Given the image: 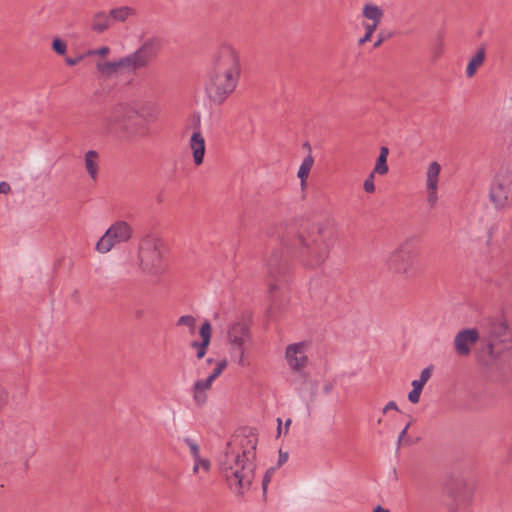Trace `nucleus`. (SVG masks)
<instances>
[{"label": "nucleus", "mask_w": 512, "mask_h": 512, "mask_svg": "<svg viewBox=\"0 0 512 512\" xmlns=\"http://www.w3.org/2000/svg\"><path fill=\"white\" fill-rule=\"evenodd\" d=\"M108 52H109V48H108V47H106V46L101 47V48L97 51V53H98L99 55H102V56L106 55Z\"/></svg>", "instance_id": "43"}, {"label": "nucleus", "mask_w": 512, "mask_h": 512, "mask_svg": "<svg viewBox=\"0 0 512 512\" xmlns=\"http://www.w3.org/2000/svg\"><path fill=\"white\" fill-rule=\"evenodd\" d=\"M11 191V187L7 182H0V194H8Z\"/></svg>", "instance_id": "40"}, {"label": "nucleus", "mask_w": 512, "mask_h": 512, "mask_svg": "<svg viewBox=\"0 0 512 512\" xmlns=\"http://www.w3.org/2000/svg\"><path fill=\"white\" fill-rule=\"evenodd\" d=\"M441 171V166L438 162L433 161L430 163L426 173V186L428 190L427 200L431 205L437 202V188L438 178Z\"/></svg>", "instance_id": "17"}, {"label": "nucleus", "mask_w": 512, "mask_h": 512, "mask_svg": "<svg viewBox=\"0 0 512 512\" xmlns=\"http://www.w3.org/2000/svg\"><path fill=\"white\" fill-rule=\"evenodd\" d=\"M303 342L290 344L286 348L285 357L291 369L300 371L306 367L308 357L305 353Z\"/></svg>", "instance_id": "16"}, {"label": "nucleus", "mask_w": 512, "mask_h": 512, "mask_svg": "<svg viewBox=\"0 0 512 512\" xmlns=\"http://www.w3.org/2000/svg\"><path fill=\"white\" fill-rule=\"evenodd\" d=\"M227 360L223 359L217 362L212 373L206 379L197 380L192 388L194 402L198 406L204 405L208 400V391L211 389L213 382L218 378L227 367Z\"/></svg>", "instance_id": "13"}, {"label": "nucleus", "mask_w": 512, "mask_h": 512, "mask_svg": "<svg viewBox=\"0 0 512 512\" xmlns=\"http://www.w3.org/2000/svg\"><path fill=\"white\" fill-rule=\"evenodd\" d=\"M240 52L230 43L212 53L206 70L204 92L209 103L222 106L237 90L242 76Z\"/></svg>", "instance_id": "1"}, {"label": "nucleus", "mask_w": 512, "mask_h": 512, "mask_svg": "<svg viewBox=\"0 0 512 512\" xmlns=\"http://www.w3.org/2000/svg\"><path fill=\"white\" fill-rule=\"evenodd\" d=\"M485 341L491 357L496 358L510 350L512 348V336L506 322L502 320L491 321Z\"/></svg>", "instance_id": "8"}, {"label": "nucleus", "mask_w": 512, "mask_h": 512, "mask_svg": "<svg viewBox=\"0 0 512 512\" xmlns=\"http://www.w3.org/2000/svg\"><path fill=\"white\" fill-rule=\"evenodd\" d=\"M409 426H410V423H408V424L405 426V428L401 431V433H400V435H399V439H398L399 443H400L401 441H403V439H404L405 435L407 434V431H408Z\"/></svg>", "instance_id": "42"}, {"label": "nucleus", "mask_w": 512, "mask_h": 512, "mask_svg": "<svg viewBox=\"0 0 512 512\" xmlns=\"http://www.w3.org/2000/svg\"><path fill=\"white\" fill-rule=\"evenodd\" d=\"M189 149L192 153L194 164L196 166L202 165L204 163L206 142L200 130L192 133L189 139Z\"/></svg>", "instance_id": "18"}, {"label": "nucleus", "mask_w": 512, "mask_h": 512, "mask_svg": "<svg viewBox=\"0 0 512 512\" xmlns=\"http://www.w3.org/2000/svg\"><path fill=\"white\" fill-rule=\"evenodd\" d=\"M276 471V468L275 467H271L269 468L264 477H263V480H262V488H263V493L265 494L266 491H267V487H268V484L270 483L274 473Z\"/></svg>", "instance_id": "34"}, {"label": "nucleus", "mask_w": 512, "mask_h": 512, "mask_svg": "<svg viewBox=\"0 0 512 512\" xmlns=\"http://www.w3.org/2000/svg\"><path fill=\"white\" fill-rule=\"evenodd\" d=\"M287 460H288V453L283 452L282 450H279V459H278L277 468L282 466L285 462H287Z\"/></svg>", "instance_id": "38"}, {"label": "nucleus", "mask_w": 512, "mask_h": 512, "mask_svg": "<svg viewBox=\"0 0 512 512\" xmlns=\"http://www.w3.org/2000/svg\"><path fill=\"white\" fill-rule=\"evenodd\" d=\"M99 154L95 150H89L84 155L85 169L90 178L96 182L99 174Z\"/></svg>", "instance_id": "22"}, {"label": "nucleus", "mask_w": 512, "mask_h": 512, "mask_svg": "<svg viewBox=\"0 0 512 512\" xmlns=\"http://www.w3.org/2000/svg\"><path fill=\"white\" fill-rule=\"evenodd\" d=\"M189 449H190V452L194 458V460H199V457H200V450H199V446L197 443H195L193 440L191 439H186L185 440Z\"/></svg>", "instance_id": "35"}, {"label": "nucleus", "mask_w": 512, "mask_h": 512, "mask_svg": "<svg viewBox=\"0 0 512 512\" xmlns=\"http://www.w3.org/2000/svg\"><path fill=\"white\" fill-rule=\"evenodd\" d=\"M390 37H391V33L385 34L383 31H381L377 35V40L374 42L373 47L375 49L379 48L384 43V41H386Z\"/></svg>", "instance_id": "37"}, {"label": "nucleus", "mask_w": 512, "mask_h": 512, "mask_svg": "<svg viewBox=\"0 0 512 512\" xmlns=\"http://www.w3.org/2000/svg\"><path fill=\"white\" fill-rule=\"evenodd\" d=\"M176 325L187 327L189 334L193 335L196 330V318L192 315H183L177 320Z\"/></svg>", "instance_id": "28"}, {"label": "nucleus", "mask_w": 512, "mask_h": 512, "mask_svg": "<svg viewBox=\"0 0 512 512\" xmlns=\"http://www.w3.org/2000/svg\"><path fill=\"white\" fill-rule=\"evenodd\" d=\"M52 48L57 54L64 55L67 50V45L63 40L55 38L52 42Z\"/></svg>", "instance_id": "31"}, {"label": "nucleus", "mask_w": 512, "mask_h": 512, "mask_svg": "<svg viewBox=\"0 0 512 512\" xmlns=\"http://www.w3.org/2000/svg\"><path fill=\"white\" fill-rule=\"evenodd\" d=\"M361 13L362 17L366 20L363 22L365 34L358 39V46H363L364 44L371 40L372 35L382 22L384 16L383 9L378 5L372 3L364 4Z\"/></svg>", "instance_id": "12"}, {"label": "nucleus", "mask_w": 512, "mask_h": 512, "mask_svg": "<svg viewBox=\"0 0 512 512\" xmlns=\"http://www.w3.org/2000/svg\"><path fill=\"white\" fill-rule=\"evenodd\" d=\"M112 26V20L109 12L97 11L94 13L90 20L91 31L101 34L107 31Z\"/></svg>", "instance_id": "21"}, {"label": "nucleus", "mask_w": 512, "mask_h": 512, "mask_svg": "<svg viewBox=\"0 0 512 512\" xmlns=\"http://www.w3.org/2000/svg\"><path fill=\"white\" fill-rule=\"evenodd\" d=\"M313 164H314V158L311 154H308L304 160L302 161L300 167H299V170H298V177L301 181V186H305L306 185V182H307V179L309 177V174H310V171H311V168L313 167Z\"/></svg>", "instance_id": "26"}, {"label": "nucleus", "mask_w": 512, "mask_h": 512, "mask_svg": "<svg viewBox=\"0 0 512 512\" xmlns=\"http://www.w3.org/2000/svg\"><path fill=\"white\" fill-rule=\"evenodd\" d=\"M228 343L232 349V357L241 367L246 366L245 343L250 339V328L246 321H236L228 329Z\"/></svg>", "instance_id": "9"}, {"label": "nucleus", "mask_w": 512, "mask_h": 512, "mask_svg": "<svg viewBox=\"0 0 512 512\" xmlns=\"http://www.w3.org/2000/svg\"><path fill=\"white\" fill-rule=\"evenodd\" d=\"M134 315H135V318L140 319V318L143 317V311L142 310H136Z\"/></svg>", "instance_id": "45"}, {"label": "nucleus", "mask_w": 512, "mask_h": 512, "mask_svg": "<svg viewBox=\"0 0 512 512\" xmlns=\"http://www.w3.org/2000/svg\"><path fill=\"white\" fill-rule=\"evenodd\" d=\"M9 404V392L5 386L0 383V414Z\"/></svg>", "instance_id": "30"}, {"label": "nucleus", "mask_w": 512, "mask_h": 512, "mask_svg": "<svg viewBox=\"0 0 512 512\" xmlns=\"http://www.w3.org/2000/svg\"><path fill=\"white\" fill-rule=\"evenodd\" d=\"M202 468L205 472H208L210 469V462L207 459H201L199 457V460H195V464L193 467V472L198 473L199 469Z\"/></svg>", "instance_id": "33"}, {"label": "nucleus", "mask_w": 512, "mask_h": 512, "mask_svg": "<svg viewBox=\"0 0 512 512\" xmlns=\"http://www.w3.org/2000/svg\"><path fill=\"white\" fill-rule=\"evenodd\" d=\"M389 154V149L385 146L380 148V154L377 158L376 164L372 173L379 175H386L389 171V167L387 165V157Z\"/></svg>", "instance_id": "25"}, {"label": "nucleus", "mask_w": 512, "mask_h": 512, "mask_svg": "<svg viewBox=\"0 0 512 512\" xmlns=\"http://www.w3.org/2000/svg\"><path fill=\"white\" fill-rule=\"evenodd\" d=\"M388 272L396 279L414 282L426 272L423 248L419 239L410 237L392 250L385 260Z\"/></svg>", "instance_id": "5"}, {"label": "nucleus", "mask_w": 512, "mask_h": 512, "mask_svg": "<svg viewBox=\"0 0 512 512\" xmlns=\"http://www.w3.org/2000/svg\"><path fill=\"white\" fill-rule=\"evenodd\" d=\"M430 377H431V368L428 367V368L423 369L421 374H420V378L417 379V380H414L412 382V387L420 388V390L422 391L423 386L430 379Z\"/></svg>", "instance_id": "29"}, {"label": "nucleus", "mask_w": 512, "mask_h": 512, "mask_svg": "<svg viewBox=\"0 0 512 512\" xmlns=\"http://www.w3.org/2000/svg\"><path fill=\"white\" fill-rule=\"evenodd\" d=\"M374 173H370L368 177L365 179L363 183V189L366 193H374L375 192V184H374Z\"/></svg>", "instance_id": "32"}, {"label": "nucleus", "mask_w": 512, "mask_h": 512, "mask_svg": "<svg viewBox=\"0 0 512 512\" xmlns=\"http://www.w3.org/2000/svg\"><path fill=\"white\" fill-rule=\"evenodd\" d=\"M199 335L201 337V341H192L190 344V347L196 350V358L198 360L204 358L211 342L212 327L208 321H205L201 325Z\"/></svg>", "instance_id": "19"}, {"label": "nucleus", "mask_w": 512, "mask_h": 512, "mask_svg": "<svg viewBox=\"0 0 512 512\" xmlns=\"http://www.w3.org/2000/svg\"><path fill=\"white\" fill-rule=\"evenodd\" d=\"M159 115L154 102H120L106 112L101 129L120 140L136 141L150 135V124L156 122Z\"/></svg>", "instance_id": "2"}, {"label": "nucleus", "mask_w": 512, "mask_h": 512, "mask_svg": "<svg viewBox=\"0 0 512 512\" xmlns=\"http://www.w3.org/2000/svg\"><path fill=\"white\" fill-rule=\"evenodd\" d=\"M112 22L124 23L129 18L136 15V10L130 6H120L109 11Z\"/></svg>", "instance_id": "24"}, {"label": "nucleus", "mask_w": 512, "mask_h": 512, "mask_svg": "<svg viewBox=\"0 0 512 512\" xmlns=\"http://www.w3.org/2000/svg\"><path fill=\"white\" fill-rule=\"evenodd\" d=\"M275 288H276L275 285L270 286V290H274Z\"/></svg>", "instance_id": "46"}, {"label": "nucleus", "mask_w": 512, "mask_h": 512, "mask_svg": "<svg viewBox=\"0 0 512 512\" xmlns=\"http://www.w3.org/2000/svg\"><path fill=\"white\" fill-rule=\"evenodd\" d=\"M338 223L326 215L310 222L296 236L294 247L301 264L315 269L323 266L338 240Z\"/></svg>", "instance_id": "4"}, {"label": "nucleus", "mask_w": 512, "mask_h": 512, "mask_svg": "<svg viewBox=\"0 0 512 512\" xmlns=\"http://www.w3.org/2000/svg\"><path fill=\"white\" fill-rule=\"evenodd\" d=\"M421 390L420 388H414L409 392L408 394V399L411 403L413 404H416L419 402L420 400V395H421Z\"/></svg>", "instance_id": "36"}, {"label": "nucleus", "mask_w": 512, "mask_h": 512, "mask_svg": "<svg viewBox=\"0 0 512 512\" xmlns=\"http://www.w3.org/2000/svg\"><path fill=\"white\" fill-rule=\"evenodd\" d=\"M81 60V57H76V58H70V57H67L65 59V62L68 66H74L76 65L79 61Z\"/></svg>", "instance_id": "41"}, {"label": "nucleus", "mask_w": 512, "mask_h": 512, "mask_svg": "<svg viewBox=\"0 0 512 512\" xmlns=\"http://www.w3.org/2000/svg\"><path fill=\"white\" fill-rule=\"evenodd\" d=\"M373 512H390L389 510L387 509H384L382 506H377Z\"/></svg>", "instance_id": "44"}, {"label": "nucleus", "mask_w": 512, "mask_h": 512, "mask_svg": "<svg viewBox=\"0 0 512 512\" xmlns=\"http://www.w3.org/2000/svg\"><path fill=\"white\" fill-rule=\"evenodd\" d=\"M163 46L162 39L157 36L147 38L136 51L120 58L118 61L99 63L98 70L107 76L125 70L127 72H136L148 68L157 58Z\"/></svg>", "instance_id": "6"}, {"label": "nucleus", "mask_w": 512, "mask_h": 512, "mask_svg": "<svg viewBox=\"0 0 512 512\" xmlns=\"http://www.w3.org/2000/svg\"><path fill=\"white\" fill-rule=\"evenodd\" d=\"M479 338V332L475 328L459 331L454 338V348L457 355L469 356L472 346L478 342Z\"/></svg>", "instance_id": "15"}, {"label": "nucleus", "mask_w": 512, "mask_h": 512, "mask_svg": "<svg viewBox=\"0 0 512 512\" xmlns=\"http://www.w3.org/2000/svg\"><path fill=\"white\" fill-rule=\"evenodd\" d=\"M451 512H469L473 500V492L465 485L459 484L448 492Z\"/></svg>", "instance_id": "14"}, {"label": "nucleus", "mask_w": 512, "mask_h": 512, "mask_svg": "<svg viewBox=\"0 0 512 512\" xmlns=\"http://www.w3.org/2000/svg\"><path fill=\"white\" fill-rule=\"evenodd\" d=\"M489 196L497 209H504L510 205L512 200L511 172H502L495 177Z\"/></svg>", "instance_id": "11"}, {"label": "nucleus", "mask_w": 512, "mask_h": 512, "mask_svg": "<svg viewBox=\"0 0 512 512\" xmlns=\"http://www.w3.org/2000/svg\"><path fill=\"white\" fill-rule=\"evenodd\" d=\"M430 59L432 62L438 61L445 53L444 40L441 36H438L430 46Z\"/></svg>", "instance_id": "27"}, {"label": "nucleus", "mask_w": 512, "mask_h": 512, "mask_svg": "<svg viewBox=\"0 0 512 512\" xmlns=\"http://www.w3.org/2000/svg\"><path fill=\"white\" fill-rule=\"evenodd\" d=\"M258 439L256 435H236L227 444L219 469L229 488L244 494L255 477V459Z\"/></svg>", "instance_id": "3"}, {"label": "nucleus", "mask_w": 512, "mask_h": 512, "mask_svg": "<svg viewBox=\"0 0 512 512\" xmlns=\"http://www.w3.org/2000/svg\"><path fill=\"white\" fill-rule=\"evenodd\" d=\"M132 236V229L125 221H117L111 225L105 234L96 243V250L100 253L109 252L116 244L127 242Z\"/></svg>", "instance_id": "10"}, {"label": "nucleus", "mask_w": 512, "mask_h": 512, "mask_svg": "<svg viewBox=\"0 0 512 512\" xmlns=\"http://www.w3.org/2000/svg\"><path fill=\"white\" fill-rule=\"evenodd\" d=\"M398 410V406L394 401L388 402L382 410L383 414H386L389 410Z\"/></svg>", "instance_id": "39"}, {"label": "nucleus", "mask_w": 512, "mask_h": 512, "mask_svg": "<svg viewBox=\"0 0 512 512\" xmlns=\"http://www.w3.org/2000/svg\"><path fill=\"white\" fill-rule=\"evenodd\" d=\"M164 244L158 238L146 236L139 243V261L141 269L149 274H159L165 268Z\"/></svg>", "instance_id": "7"}, {"label": "nucleus", "mask_w": 512, "mask_h": 512, "mask_svg": "<svg viewBox=\"0 0 512 512\" xmlns=\"http://www.w3.org/2000/svg\"><path fill=\"white\" fill-rule=\"evenodd\" d=\"M486 49L484 46L478 47L476 53L469 60L466 68V75L468 78L475 76L479 67H481L485 61Z\"/></svg>", "instance_id": "23"}, {"label": "nucleus", "mask_w": 512, "mask_h": 512, "mask_svg": "<svg viewBox=\"0 0 512 512\" xmlns=\"http://www.w3.org/2000/svg\"><path fill=\"white\" fill-rule=\"evenodd\" d=\"M199 335L201 337V341H192L190 344V347L196 350V358L198 360L204 358L211 342L212 327L208 321H205L201 325Z\"/></svg>", "instance_id": "20"}]
</instances>
